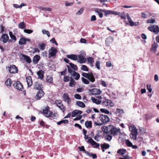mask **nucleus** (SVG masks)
<instances>
[{"label":"nucleus","instance_id":"obj_1","mask_svg":"<svg viewBox=\"0 0 159 159\" xmlns=\"http://www.w3.org/2000/svg\"><path fill=\"white\" fill-rule=\"evenodd\" d=\"M82 75L83 77L88 79L89 81L93 83L95 81V78L93 73L91 72H89L88 73L82 72Z\"/></svg>","mask_w":159,"mask_h":159},{"label":"nucleus","instance_id":"obj_2","mask_svg":"<svg viewBox=\"0 0 159 159\" xmlns=\"http://www.w3.org/2000/svg\"><path fill=\"white\" fill-rule=\"evenodd\" d=\"M102 104L105 107H112L114 106V104L111 100L105 99L103 100Z\"/></svg>","mask_w":159,"mask_h":159},{"label":"nucleus","instance_id":"obj_3","mask_svg":"<svg viewBox=\"0 0 159 159\" xmlns=\"http://www.w3.org/2000/svg\"><path fill=\"white\" fill-rule=\"evenodd\" d=\"M100 11H101L102 12H104V15L106 16H107L108 15L110 14H113L115 15H119L120 14L118 12L115 11L111 10L101 9Z\"/></svg>","mask_w":159,"mask_h":159},{"label":"nucleus","instance_id":"obj_4","mask_svg":"<svg viewBox=\"0 0 159 159\" xmlns=\"http://www.w3.org/2000/svg\"><path fill=\"white\" fill-rule=\"evenodd\" d=\"M85 53L83 52L81 54L78 56L79 60L78 62L80 63H84L86 62V59L85 57Z\"/></svg>","mask_w":159,"mask_h":159},{"label":"nucleus","instance_id":"obj_5","mask_svg":"<svg viewBox=\"0 0 159 159\" xmlns=\"http://www.w3.org/2000/svg\"><path fill=\"white\" fill-rule=\"evenodd\" d=\"M43 113L47 117L51 116L52 114V112L49 110V107L48 106L43 109Z\"/></svg>","mask_w":159,"mask_h":159},{"label":"nucleus","instance_id":"obj_6","mask_svg":"<svg viewBox=\"0 0 159 159\" xmlns=\"http://www.w3.org/2000/svg\"><path fill=\"white\" fill-rule=\"evenodd\" d=\"M57 52V49L54 47H52L49 50L48 57H55Z\"/></svg>","mask_w":159,"mask_h":159},{"label":"nucleus","instance_id":"obj_7","mask_svg":"<svg viewBox=\"0 0 159 159\" xmlns=\"http://www.w3.org/2000/svg\"><path fill=\"white\" fill-rule=\"evenodd\" d=\"M89 91L90 94L93 95L100 94L101 93V91L100 89L96 88L89 89Z\"/></svg>","mask_w":159,"mask_h":159},{"label":"nucleus","instance_id":"obj_8","mask_svg":"<svg viewBox=\"0 0 159 159\" xmlns=\"http://www.w3.org/2000/svg\"><path fill=\"white\" fill-rule=\"evenodd\" d=\"M13 85L15 88L20 91H22L23 89L22 84L20 81L14 83Z\"/></svg>","mask_w":159,"mask_h":159},{"label":"nucleus","instance_id":"obj_9","mask_svg":"<svg viewBox=\"0 0 159 159\" xmlns=\"http://www.w3.org/2000/svg\"><path fill=\"white\" fill-rule=\"evenodd\" d=\"M148 29L149 30L153 32L156 34H158L159 32V28L157 25H154L148 27Z\"/></svg>","mask_w":159,"mask_h":159},{"label":"nucleus","instance_id":"obj_10","mask_svg":"<svg viewBox=\"0 0 159 159\" xmlns=\"http://www.w3.org/2000/svg\"><path fill=\"white\" fill-rule=\"evenodd\" d=\"M20 58L24 61H25L28 63H30L31 60L29 57L25 55L21 54L20 56Z\"/></svg>","mask_w":159,"mask_h":159},{"label":"nucleus","instance_id":"obj_11","mask_svg":"<svg viewBox=\"0 0 159 159\" xmlns=\"http://www.w3.org/2000/svg\"><path fill=\"white\" fill-rule=\"evenodd\" d=\"M129 130L131 131V135H137L138 132L136 127L134 125L130 126L129 127Z\"/></svg>","mask_w":159,"mask_h":159},{"label":"nucleus","instance_id":"obj_12","mask_svg":"<svg viewBox=\"0 0 159 159\" xmlns=\"http://www.w3.org/2000/svg\"><path fill=\"white\" fill-rule=\"evenodd\" d=\"M111 127H112V125H109L107 126H103L102 128V129L104 132L107 134H108L110 133L111 130Z\"/></svg>","mask_w":159,"mask_h":159},{"label":"nucleus","instance_id":"obj_13","mask_svg":"<svg viewBox=\"0 0 159 159\" xmlns=\"http://www.w3.org/2000/svg\"><path fill=\"white\" fill-rule=\"evenodd\" d=\"M88 141V142L90 143L93 146L94 148H97L100 146L99 144L96 143L90 137L89 138Z\"/></svg>","mask_w":159,"mask_h":159},{"label":"nucleus","instance_id":"obj_14","mask_svg":"<svg viewBox=\"0 0 159 159\" xmlns=\"http://www.w3.org/2000/svg\"><path fill=\"white\" fill-rule=\"evenodd\" d=\"M63 101L67 104H69L71 103V99L68 94L64 93L63 95Z\"/></svg>","mask_w":159,"mask_h":159},{"label":"nucleus","instance_id":"obj_15","mask_svg":"<svg viewBox=\"0 0 159 159\" xmlns=\"http://www.w3.org/2000/svg\"><path fill=\"white\" fill-rule=\"evenodd\" d=\"M99 118L101 121L103 123H106L109 121L110 118L107 116L103 115H101Z\"/></svg>","mask_w":159,"mask_h":159},{"label":"nucleus","instance_id":"obj_16","mask_svg":"<svg viewBox=\"0 0 159 159\" xmlns=\"http://www.w3.org/2000/svg\"><path fill=\"white\" fill-rule=\"evenodd\" d=\"M8 70L11 73H16L18 72V69L15 65H12L10 66Z\"/></svg>","mask_w":159,"mask_h":159},{"label":"nucleus","instance_id":"obj_17","mask_svg":"<svg viewBox=\"0 0 159 159\" xmlns=\"http://www.w3.org/2000/svg\"><path fill=\"white\" fill-rule=\"evenodd\" d=\"M44 95V93L42 89H39L35 96V98L37 100L40 99Z\"/></svg>","mask_w":159,"mask_h":159},{"label":"nucleus","instance_id":"obj_18","mask_svg":"<svg viewBox=\"0 0 159 159\" xmlns=\"http://www.w3.org/2000/svg\"><path fill=\"white\" fill-rule=\"evenodd\" d=\"M141 17L143 18H147L152 16V13L147 11L141 13Z\"/></svg>","mask_w":159,"mask_h":159},{"label":"nucleus","instance_id":"obj_19","mask_svg":"<svg viewBox=\"0 0 159 159\" xmlns=\"http://www.w3.org/2000/svg\"><path fill=\"white\" fill-rule=\"evenodd\" d=\"M120 132V129H118L112 125L111 130L110 133L114 135H117Z\"/></svg>","mask_w":159,"mask_h":159},{"label":"nucleus","instance_id":"obj_20","mask_svg":"<svg viewBox=\"0 0 159 159\" xmlns=\"http://www.w3.org/2000/svg\"><path fill=\"white\" fill-rule=\"evenodd\" d=\"M114 39L111 36H109L106 39L105 43L107 46H109L110 45Z\"/></svg>","mask_w":159,"mask_h":159},{"label":"nucleus","instance_id":"obj_21","mask_svg":"<svg viewBox=\"0 0 159 159\" xmlns=\"http://www.w3.org/2000/svg\"><path fill=\"white\" fill-rule=\"evenodd\" d=\"M71 77H73L76 80H78L80 77V74L76 71H74L70 74Z\"/></svg>","mask_w":159,"mask_h":159},{"label":"nucleus","instance_id":"obj_22","mask_svg":"<svg viewBox=\"0 0 159 159\" xmlns=\"http://www.w3.org/2000/svg\"><path fill=\"white\" fill-rule=\"evenodd\" d=\"M66 57L74 61H76L78 59V57L75 54H74L67 55H66Z\"/></svg>","mask_w":159,"mask_h":159},{"label":"nucleus","instance_id":"obj_23","mask_svg":"<svg viewBox=\"0 0 159 159\" xmlns=\"http://www.w3.org/2000/svg\"><path fill=\"white\" fill-rule=\"evenodd\" d=\"M26 80L28 87H30L33 84L31 77L30 76L27 77Z\"/></svg>","mask_w":159,"mask_h":159},{"label":"nucleus","instance_id":"obj_24","mask_svg":"<svg viewBox=\"0 0 159 159\" xmlns=\"http://www.w3.org/2000/svg\"><path fill=\"white\" fill-rule=\"evenodd\" d=\"M82 113V111L79 110H75L73 111L71 113L72 116L74 117L78 115H81Z\"/></svg>","mask_w":159,"mask_h":159},{"label":"nucleus","instance_id":"obj_25","mask_svg":"<svg viewBox=\"0 0 159 159\" xmlns=\"http://www.w3.org/2000/svg\"><path fill=\"white\" fill-rule=\"evenodd\" d=\"M1 39L2 41L4 43L7 42L9 39V37L8 35L6 34H5L2 35L1 37Z\"/></svg>","mask_w":159,"mask_h":159},{"label":"nucleus","instance_id":"obj_26","mask_svg":"<svg viewBox=\"0 0 159 159\" xmlns=\"http://www.w3.org/2000/svg\"><path fill=\"white\" fill-rule=\"evenodd\" d=\"M44 73V71L42 70H39L37 73L39 79L41 80L43 79Z\"/></svg>","mask_w":159,"mask_h":159},{"label":"nucleus","instance_id":"obj_27","mask_svg":"<svg viewBox=\"0 0 159 159\" xmlns=\"http://www.w3.org/2000/svg\"><path fill=\"white\" fill-rule=\"evenodd\" d=\"M40 57L38 55H35L33 57V61L34 64H37L40 59Z\"/></svg>","mask_w":159,"mask_h":159},{"label":"nucleus","instance_id":"obj_28","mask_svg":"<svg viewBox=\"0 0 159 159\" xmlns=\"http://www.w3.org/2000/svg\"><path fill=\"white\" fill-rule=\"evenodd\" d=\"M70 81L69 83V86L71 87H74L75 85L76 82L74 80L72 77H70Z\"/></svg>","mask_w":159,"mask_h":159},{"label":"nucleus","instance_id":"obj_29","mask_svg":"<svg viewBox=\"0 0 159 159\" xmlns=\"http://www.w3.org/2000/svg\"><path fill=\"white\" fill-rule=\"evenodd\" d=\"M91 99L93 103L97 104H99L102 102L101 100L98 99L93 97H91Z\"/></svg>","mask_w":159,"mask_h":159},{"label":"nucleus","instance_id":"obj_30","mask_svg":"<svg viewBox=\"0 0 159 159\" xmlns=\"http://www.w3.org/2000/svg\"><path fill=\"white\" fill-rule=\"evenodd\" d=\"M126 152V150L125 149H120L118 150L117 152L119 154H120L122 157H123V155Z\"/></svg>","mask_w":159,"mask_h":159},{"label":"nucleus","instance_id":"obj_31","mask_svg":"<svg viewBox=\"0 0 159 159\" xmlns=\"http://www.w3.org/2000/svg\"><path fill=\"white\" fill-rule=\"evenodd\" d=\"M79 149L80 151L84 152L85 154H86L88 156H90V153L88 151H87L85 150L84 146H81V147H79Z\"/></svg>","mask_w":159,"mask_h":159},{"label":"nucleus","instance_id":"obj_32","mask_svg":"<svg viewBox=\"0 0 159 159\" xmlns=\"http://www.w3.org/2000/svg\"><path fill=\"white\" fill-rule=\"evenodd\" d=\"M26 43L25 38H21L19 42V44L20 45L25 44Z\"/></svg>","mask_w":159,"mask_h":159},{"label":"nucleus","instance_id":"obj_33","mask_svg":"<svg viewBox=\"0 0 159 159\" xmlns=\"http://www.w3.org/2000/svg\"><path fill=\"white\" fill-rule=\"evenodd\" d=\"M85 125L87 128H91L92 127V122L90 121H87L85 122Z\"/></svg>","mask_w":159,"mask_h":159},{"label":"nucleus","instance_id":"obj_34","mask_svg":"<svg viewBox=\"0 0 159 159\" xmlns=\"http://www.w3.org/2000/svg\"><path fill=\"white\" fill-rule=\"evenodd\" d=\"M76 104L78 106L82 108H84L85 107L84 104L83 102L80 101H76Z\"/></svg>","mask_w":159,"mask_h":159},{"label":"nucleus","instance_id":"obj_35","mask_svg":"<svg viewBox=\"0 0 159 159\" xmlns=\"http://www.w3.org/2000/svg\"><path fill=\"white\" fill-rule=\"evenodd\" d=\"M158 46V44L157 43H155L152 45V47L150 49L151 51L153 50L155 51L154 53H155V51H156L157 48Z\"/></svg>","mask_w":159,"mask_h":159},{"label":"nucleus","instance_id":"obj_36","mask_svg":"<svg viewBox=\"0 0 159 159\" xmlns=\"http://www.w3.org/2000/svg\"><path fill=\"white\" fill-rule=\"evenodd\" d=\"M70 66L69 67L70 68H72L74 70H78V67L76 65L74 64L73 63H69Z\"/></svg>","mask_w":159,"mask_h":159},{"label":"nucleus","instance_id":"obj_37","mask_svg":"<svg viewBox=\"0 0 159 159\" xmlns=\"http://www.w3.org/2000/svg\"><path fill=\"white\" fill-rule=\"evenodd\" d=\"M38 46L39 48L42 51L44 50L46 47V45L44 43H39Z\"/></svg>","mask_w":159,"mask_h":159},{"label":"nucleus","instance_id":"obj_38","mask_svg":"<svg viewBox=\"0 0 159 159\" xmlns=\"http://www.w3.org/2000/svg\"><path fill=\"white\" fill-rule=\"evenodd\" d=\"M101 147L102 149H107L110 147V145L109 144L104 143L103 144L101 145Z\"/></svg>","mask_w":159,"mask_h":159},{"label":"nucleus","instance_id":"obj_39","mask_svg":"<svg viewBox=\"0 0 159 159\" xmlns=\"http://www.w3.org/2000/svg\"><path fill=\"white\" fill-rule=\"evenodd\" d=\"M11 83V79L8 78L7 80L6 81H5V84L7 86L10 87Z\"/></svg>","mask_w":159,"mask_h":159},{"label":"nucleus","instance_id":"obj_40","mask_svg":"<svg viewBox=\"0 0 159 159\" xmlns=\"http://www.w3.org/2000/svg\"><path fill=\"white\" fill-rule=\"evenodd\" d=\"M119 13H120L119 15H119L121 18L125 20L126 19V15L125 14V13L124 12H122L121 13H120L119 12Z\"/></svg>","mask_w":159,"mask_h":159},{"label":"nucleus","instance_id":"obj_41","mask_svg":"<svg viewBox=\"0 0 159 159\" xmlns=\"http://www.w3.org/2000/svg\"><path fill=\"white\" fill-rule=\"evenodd\" d=\"M68 122V120H61L60 121L57 122V124L58 125H60L62 123L67 124Z\"/></svg>","mask_w":159,"mask_h":159},{"label":"nucleus","instance_id":"obj_42","mask_svg":"<svg viewBox=\"0 0 159 159\" xmlns=\"http://www.w3.org/2000/svg\"><path fill=\"white\" fill-rule=\"evenodd\" d=\"M18 27L20 29H23L25 28V24L23 22H21L19 24Z\"/></svg>","mask_w":159,"mask_h":159},{"label":"nucleus","instance_id":"obj_43","mask_svg":"<svg viewBox=\"0 0 159 159\" xmlns=\"http://www.w3.org/2000/svg\"><path fill=\"white\" fill-rule=\"evenodd\" d=\"M100 111L101 112L107 114L112 115L111 112H110L109 111L106 109L101 108L100 109Z\"/></svg>","mask_w":159,"mask_h":159},{"label":"nucleus","instance_id":"obj_44","mask_svg":"<svg viewBox=\"0 0 159 159\" xmlns=\"http://www.w3.org/2000/svg\"><path fill=\"white\" fill-rule=\"evenodd\" d=\"M46 81L49 83H52L53 82L52 77L49 76H47L46 78Z\"/></svg>","mask_w":159,"mask_h":159},{"label":"nucleus","instance_id":"obj_45","mask_svg":"<svg viewBox=\"0 0 159 159\" xmlns=\"http://www.w3.org/2000/svg\"><path fill=\"white\" fill-rule=\"evenodd\" d=\"M9 33L11 38L12 39H13L14 41H16V36L13 34L11 32H10Z\"/></svg>","mask_w":159,"mask_h":159},{"label":"nucleus","instance_id":"obj_46","mask_svg":"<svg viewBox=\"0 0 159 159\" xmlns=\"http://www.w3.org/2000/svg\"><path fill=\"white\" fill-rule=\"evenodd\" d=\"M83 82L85 84H89V81L88 79H87L84 78L82 77L81 78Z\"/></svg>","mask_w":159,"mask_h":159},{"label":"nucleus","instance_id":"obj_47","mask_svg":"<svg viewBox=\"0 0 159 159\" xmlns=\"http://www.w3.org/2000/svg\"><path fill=\"white\" fill-rule=\"evenodd\" d=\"M42 32L43 34H46L48 37H49L50 36V33L48 31L43 29L42 30Z\"/></svg>","mask_w":159,"mask_h":159},{"label":"nucleus","instance_id":"obj_48","mask_svg":"<svg viewBox=\"0 0 159 159\" xmlns=\"http://www.w3.org/2000/svg\"><path fill=\"white\" fill-rule=\"evenodd\" d=\"M67 67L68 68V70L69 73H70V75L74 71H75V70H74L72 68H70L69 67V65H67Z\"/></svg>","mask_w":159,"mask_h":159},{"label":"nucleus","instance_id":"obj_49","mask_svg":"<svg viewBox=\"0 0 159 159\" xmlns=\"http://www.w3.org/2000/svg\"><path fill=\"white\" fill-rule=\"evenodd\" d=\"M89 63L90 64L92 65V64L94 62L93 59V57H89L87 59Z\"/></svg>","mask_w":159,"mask_h":159},{"label":"nucleus","instance_id":"obj_50","mask_svg":"<svg viewBox=\"0 0 159 159\" xmlns=\"http://www.w3.org/2000/svg\"><path fill=\"white\" fill-rule=\"evenodd\" d=\"M55 104L58 107L62 104L61 101L60 100H56Z\"/></svg>","mask_w":159,"mask_h":159},{"label":"nucleus","instance_id":"obj_51","mask_svg":"<svg viewBox=\"0 0 159 159\" xmlns=\"http://www.w3.org/2000/svg\"><path fill=\"white\" fill-rule=\"evenodd\" d=\"M34 89H40V86L39 85V84L37 82H36L34 84Z\"/></svg>","mask_w":159,"mask_h":159},{"label":"nucleus","instance_id":"obj_52","mask_svg":"<svg viewBox=\"0 0 159 159\" xmlns=\"http://www.w3.org/2000/svg\"><path fill=\"white\" fill-rule=\"evenodd\" d=\"M126 144L127 146L129 147H131L132 146V143L128 140H125V141Z\"/></svg>","mask_w":159,"mask_h":159},{"label":"nucleus","instance_id":"obj_53","mask_svg":"<svg viewBox=\"0 0 159 159\" xmlns=\"http://www.w3.org/2000/svg\"><path fill=\"white\" fill-rule=\"evenodd\" d=\"M81 69L85 71H88L89 70L87 67L84 65H83L81 66Z\"/></svg>","mask_w":159,"mask_h":159},{"label":"nucleus","instance_id":"obj_54","mask_svg":"<svg viewBox=\"0 0 159 159\" xmlns=\"http://www.w3.org/2000/svg\"><path fill=\"white\" fill-rule=\"evenodd\" d=\"M119 113L120 114L124 113V110L122 109L117 108L116 110V114Z\"/></svg>","mask_w":159,"mask_h":159},{"label":"nucleus","instance_id":"obj_55","mask_svg":"<svg viewBox=\"0 0 159 159\" xmlns=\"http://www.w3.org/2000/svg\"><path fill=\"white\" fill-rule=\"evenodd\" d=\"M126 16L127 17V19H128L129 23V24H130L133 21L130 17L128 13H127L126 14Z\"/></svg>","mask_w":159,"mask_h":159},{"label":"nucleus","instance_id":"obj_56","mask_svg":"<svg viewBox=\"0 0 159 159\" xmlns=\"http://www.w3.org/2000/svg\"><path fill=\"white\" fill-rule=\"evenodd\" d=\"M95 12L98 13V15L100 18H102L103 17V14L102 13L101 11L100 10L99 11L98 10H95Z\"/></svg>","mask_w":159,"mask_h":159},{"label":"nucleus","instance_id":"obj_57","mask_svg":"<svg viewBox=\"0 0 159 159\" xmlns=\"http://www.w3.org/2000/svg\"><path fill=\"white\" fill-rule=\"evenodd\" d=\"M95 67L98 70H100V62L99 61H97L96 62Z\"/></svg>","mask_w":159,"mask_h":159},{"label":"nucleus","instance_id":"obj_58","mask_svg":"<svg viewBox=\"0 0 159 159\" xmlns=\"http://www.w3.org/2000/svg\"><path fill=\"white\" fill-rule=\"evenodd\" d=\"M58 107L63 112H64L66 110L65 107L64 106L63 104Z\"/></svg>","mask_w":159,"mask_h":159},{"label":"nucleus","instance_id":"obj_59","mask_svg":"<svg viewBox=\"0 0 159 159\" xmlns=\"http://www.w3.org/2000/svg\"><path fill=\"white\" fill-rule=\"evenodd\" d=\"M155 20L154 19H148L147 20V23H153L155 22Z\"/></svg>","mask_w":159,"mask_h":159},{"label":"nucleus","instance_id":"obj_60","mask_svg":"<svg viewBox=\"0 0 159 159\" xmlns=\"http://www.w3.org/2000/svg\"><path fill=\"white\" fill-rule=\"evenodd\" d=\"M24 32L25 33L30 34L32 33L33 32V30L29 29H25L24 30Z\"/></svg>","mask_w":159,"mask_h":159},{"label":"nucleus","instance_id":"obj_61","mask_svg":"<svg viewBox=\"0 0 159 159\" xmlns=\"http://www.w3.org/2000/svg\"><path fill=\"white\" fill-rule=\"evenodd\" d=\"M139 22H134L133 21L130 24H129V25L131 26H137L139 25Z\"/></svg>","mask_w":159,"mask_h":159},{"label":"nucleus","instance_id":"obj_62","mask_svg":"<svg viewBox=\"0 0 159 159\" xmlns=\"http://www.w3.org/2000/svg\"><path fill=\"white\" fill-rule=\"evenodd\" d=\"M70 78L68 76H65L64 77V81L65 82H68L70 80Z\"/></svg>","mask_w":159,"mask_h":159},{"label":"nucleus","instance_id":"obj_63","mask_svg":"<svg viewBox=\"0 0 159 159\" xmlns=\"http://www.w3.org/2000/svg\"><path fill=\"white\" fill-rule=\"evenodd\" d=\"M99 135L98 134H97L94 137V139L96 141H97V142H98L99 141Z\"/></svg>","mask_w":159,"mask_h":159},{"label":"nucleus","instance_id":"obj_64","mask_svg":"<svg viewBox=\"0 0 159 159\" xmlns=\"http://www.w3.org/2000/svg\"><path fill=\"white\" fill-rule=\"evenodd\" d=\"M123 157V158L120 157L119 159H130V157L128 155H126Z\"/></svg>","mask_w":159,"mask_h":159}]
</instances>
